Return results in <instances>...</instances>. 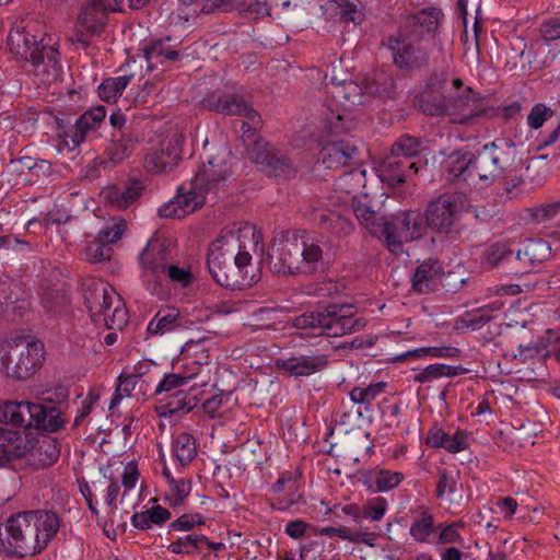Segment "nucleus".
<instances>
[{
    "label": "nucleus",
    "instance_id": "obj_45",
    "mask_svg": "<svg viewBox=\"0 0 560 560\" xmlns=\"http://www.w3.org/2000/svg\"><path fill=\"white\" fill-rule=\"evenodd\" d=\"M416 104L419 110L428 116H446L447 97L442 93L435 94L424 90L417 96Z\"/></svg>",
    "mask_w": 560,
    "mask_h": 560
},
{
    "label": "nucleus",
    "instance_id": "obj_3",
    "mask_svg": "<svg viewBox=\"0 0 560 560\" xmlns=\"http://www.w3.org/2000/svg\"><path fill=\"white\" fill-rule=\"evenodd\" d=\"M515 148L508 141L485 144L476 154L456 152L450 155L447 172L458 179L481 187H489L512 165Z\"/></svg>",
    "mask_w": 560,
    "mask_h": 560
},
{
    "label": "nucleus",
    "instance_id": "obj_9",
    "mask_svg": "<svg viewBox=\"0 0 560 560\" xmlns=\"http://www.w3.org/2000/svg\"><path fill=\"white\" fill-rule=\"evenodd\" d=\"M117 10L121 9L109 0H86L70 37L75 50H83L90 57L96 56L105 32L107 14Z\"/></svg>",
    "mask_w": 560,
    "mask_h": 560
},
{
    "label": "nucleus",
    "instance_id": "obj_43",
    "mask_svg": "<svg viewBox=\"0 0 560 560\" xmlns=\"http://www.w3.org/2000/svg\"><path fill=\"white\" fill-rule=\"evenodd\" d=\"M436 529L438 526H435L433 514L428 510H423L412 520L409 535L417 542L429 544Z\"/></svg>",
    "mask_w": 560,
    "mask_h": 560
},
{
    "label": "nucleus",
    "instance_id": "obj_48",
    "mask_svg": "<svg viewBox=\"0 0 560 560\" xmlns=\"http://www.w3.org/2000/svg\"><path fill=\"white\" fill-rule=\"evenodd\" d=\"M130 79V75H120L104 80L98 86L100 98L107 103L116 102L118 96L121 95L122 91L129 84Z\"/></svg>",
    "mask_w": 560,
    "mask_h": 560
},
{
    "label": "nucleus",
    "instance_id": "obj_51",
    "mask_svg": "<svg viewBox=\"0 0 560 560\" xmlns=\"http://www.w3.org/2000/svg\"><path fill=\"white\" fill-rule=\"evenodd\" d=\"M205 541H207L206 536L191 533L171 542L167 549L175 555H191L201 550Z\"/></svg>",
    "mask_w": 560,
    "mask_h": 560
},
{
    "label": "nucleus",
    "instance_id": "obj_53",
    "mask_svg": "<svg viewBox=\"0 0 560 560\" xmlns=\"http://www.w3.org/2000/svg\"><path fill=\"white\" fill-rule=\"evenodd\" d=\"M395 80L394 78L385 72L376 73L371 81L366 82L365 90L368 94L389 97L395 92Z\"/></svg>",
    "mask_w": 560,
    "mask_h": 560
},
{
    "label": "nucleus",
    "instance_id": "obj_8",
    "mask_svg": "<svg viewBox=\"0 0 560 560\" xmlns=\"http://www.w3.org/2000/svg\"><path fill=\"white\" fill-rule=\"evenodd\" d=\"M45 349L42 341L19 337L0 348V370L10 378L26 381L43 365Z\"/></svg>",
    "mask_w": 560,
    "mask_h": 560
},
{
    "label": "nucleus",
    "instance_id": "obj_13",
    "mask_svg": "<svg viewBox=\"0 0 560 560\" xmlns=\"http://www.w3.org/2000/svg\"><path fill=\"white\" fill-rule=\"evenodd\" d=\"M466 199L458 192H444L430 201L423 217L425 228L439 233H453L458 230Z\"/></svg>",
    "mask_w": 560,
    "mask_h": 560
},
{
    "label": "nucleus",
    "instance_id": "obj_47",
    "mask_svg": "<svg viewBox=\"0 0 560 560\" xmlns=\"http://www.w3.org/2000/svg\"><path fill=\"white\" fill-rule=\"evenodd\" d=\"M197 406L196 398L189 394L178 390L175 396L166 404L160 407L161 416H180L188 413Z\"/></svg>",
    "mask_w": 560,
    "mask_h": 560
},
{
    "label": "nucleus",
    "instance_id": "obj_28",
    "mask_svg": "<svg viewBox=\"0 0 560 560\" xmlns=\"http://www.w3.org/2000/svg\"><path fill=\"white\" fill-rule=\"evenodd\" d=\"M301 475V471L296 469L294 472H283L279 477L277 482L272 486V491L279 494L284 493V495L271 502L272 510L285 512L291 506L302 501L299 480Z\"/></svg>",
    "mask_w": 560,
    "mask_h": 560
},
{
    "label": "nucleus",
    "instance_id": "obj_64",
    "mask_svg": "<svg viewBox=\"0 0 560 560\" xmlns=\"http://www.w3.org/2000/svg\"><path fill=\"white\" fill-rule=\"evenodd\" d=\"M126 226L127 223L125 219L114 218L109 224L100 231L97 236L110 246V244L121 238Z\"/></svg>",
    "mask_w": 560,
    "mask_h": 560
},
{
    "label": "nucleus",
    "instance_id": "obj_42",
    "mask_svg": "<svg viewBox=\"0 0 560 560\" xmlns=\"http://www.w3.org/2000/svg\"><path fill=\"white\" fill-rule=\"evenodd\" d=\"M31 405L30 401L7 400L0 402V422L27 428Z\"/></svg>",
    "mask_w": 560,
    "mask_h": 560
},
{
    "label": "nucleus",
    "instance_id": "obj_24",
    "mask_svg": "<svg viewBox=\"0 0 560 560\" xmlns=\"http://www.w3.org/2000/svg\"><path fill=\"white\" fill-rule=\"evenodd\" d=\"M106 117V109L100 105L92 107L82 114L73 126L68 128L62 135V141L70 150H74L84 140L85 137L95 131Z\"/></svg>",
    "mask_w": 560,
    "mask_h": 560
},
{
    "label": "nucleus",
    "instance_id": "obj_4",
    "mask_svg": "<svg viewBox=\"0 0 560 560\" xmlns=\"http://www.w3.org/2000/svg\"><path fill=\"white\" fill-rule=\"evenodd\" d=\"M324 245L322 237L282 233L268 252L269 269L282 276L313 273L323 266Z\"/></svg>",
    "mask_w": 560,
    "mask_h": 560
},
{
    "label": "nucleus",
    "instance_id": "obj_37",
    "mask_svg": "<svg viewBox=\"0 0 560 560\" xmlns=\"http://www.w3.org/2000/svg\"><path fill=\"white\" fill-rule=\"evenodd\" d=\"M442 268L438 260L428 259L421 262L411 278L413 291L418 293L431 292L441 278Z\"/></svg>",
    "mask_w": 560,
    "mask_h": 560
},
{
    "label": "nucleus",
    "instance_id": "obj_22",
    "mask_svg": "<svg viewBox=\"0 0 560 560\" xmlns=\"http://www.w3.org/2000/svg\"><path fill=\"white\" fill-rule=\"evenodd\" d=\"M435 495L441 501V505L445 506L452 515L458 513L464 495L457 469L440 468L438 470Z\"/></svg>",
    "mask_w": 560,
    "mask_h": 560
},
{
    "label": "nucleus",
    "instance_id": "obj_38",
    "mask_svg": "<svg viewBox=\"0 0 560 560\" xmlns=\"http://www.w3.org/2000/svg\"><path fill=\"white\" fill-rule=\"evenodd\" d=\"M183 317L178 308L168 306L161 308L149 322L147 331L153 336H163L182 326Z\"/></svg>",
    "mask_w": 560,
    "mask_h": 560
},
{
    "label": "nucleus",
    "instance_id": "obj_26",
    "mask_svg": "<svg viewBox=\"0 0 560 560\" xmlns=\"http://www.w3.org/2000/svg\"><path fill=\"white\" fill-rule=\"evenodd\" d=\"M180 355L175 368L185 383L200 373L209 358L203 340H188L183 346Z\"/></svg>",
    "mask_w": 560,
    "mask_h": 560
},
{
    "label": "nucleus",
    "instance_id": "obj_39",
    "mask_svg": "<svg viewBox=\"0 0 560 560\" xmlns=\"http://www.w3.org/2000/svg\"><path fill=\"white\" fill-rule=\"evenodd\" d=\"M139 138L131 131H120L118 135H113V139L106 149L108 159L114 163H120L131 155Z\"/></svg>",
    "mask_w": 560,
    "mask_h": 560
},
{
    "label": "nucleus",
    "instance_id": "obj_1",
    "mask_svg": "<svg viewBox=\"0 0 560 560\" xmlns=\"http://www.w3.org/2000/svg\"><path fill=\"white\" fill-rule=\"evenodd\" d=\"M60 517L51 510H27L0 523V555L26 558L39 555L56 537Z\"/></svg>",
    "mask_w": 560,
    "mask_h": 560
},
{
    "label": "nucleus",
    "instance_id": "obj_31",
    "mask_svg": "<svg viewBox=\"0 0 560 560\" xmlns=\"http://www.w3.org/2000/svg\"><path fill=\"white\" fill-rule=\"evenodd\" d=\"M37 443L32 432L0 428V455H27L35 451Z\"/></svg>",
    "mask_w": 560,
    "mask_h": 560
},
{
    "label": "nucleus",
    "instance_id": "obj_21",
    "mask_svg": "<svg viewBox=\"0 0 560 560\" xmlns=\"http://www.w3.org/2000/svg\"><path fill=\"white\" fill-rule=\"evenodd\" d=\"M250 155V159L269 175L276 177H290L293 174V167L291 160L270 148L267 142L255 136L250 147H245Z\"/></svg>",
    "mask_w": 560,
    "mask_h": 560
},
{
    "label": "nucleus",
    "instance_id": "obj_49",
    "mask_svg": "<svg viewBox=\"0 0 560 560\" xmlns=\"http://www.w3.org/2000/svg\"><path fill=\"white\" fill-rule=\"evenodd\" d=\"M460 372L459 366L447 365L443 363H434L428 365L425 369L420 371L413 376L415 382L417 383H430L436 378L442 376L454 377L457 376Z\"/></svg>",
    "mask_w": 560,
    "mask_h": 560
},
{
    "label": "nucleus",
    "instance_id": "obj_23",
    "mask_svg": "<svg viewBox=\"0 0 560 560\" xmlns=\"http://www.w3.org/2000/svg\"><path fill=\"white\" fill-rule=\"evenodd\" d=\"M206 195L209 194L194 187L192 180L189 190L182 191L179 189L176 197L159 208V215L161 218H183L201 208L206 202Z\"/></svg>",
    "mask_w": 560,
    "mask_h": 560
},
{
    "label": "nucleus",
    "instance_id": "obj_40",
    "mask_svg": "<svg viewBox=\"0 0 560 560\" xmlns=\"http://www.w3.org/2000/svg\"><path fill=\"white\" fill-rule=\"evenodd\" d=\"M313 219L338 236H347L354 229L353 223L349 219L328 209L315 211Z\"/></svg>",
    "mask_w": 560,
    "mask_h": 560
},
{
    "label": "nucleus",
    "instance_id": "obj_11",
    "mask_svg": "<svg viewBox=\"0 0 560 560\" xmlns=\"http://www.w3.org/2000/svg\"><path fill=\"white\" fill-rule=\"evenodd\" d=\"M377 236L383 238L386 247L393 254L402 252V245L407 242L420 238L425 232L423 215L416 211H402L383 218L377 226Z\"/></svg>",
    "mask_w": 560,
    "mask_h": 560
},
{
    "label": "nucleus",
    "instance_id": "obj_59",
    "mask_svg": "<svg viewBox=\"0 0 560 560\" xmlns=\"http://www.w3.org/2000/svg\"><path fill=\"white\" fill-rule=\"evenodd\" d=\"M385 387L386 383L384 382L372 383L368 387L357 386L350 392V399L359 405L370 404L385 390Z\"/></svg>",
    "mask_w": 560,
    "mask_h": 560
},
{
    "label": "nucleus",
    "instance_id": "obj_54",
    "mask_svg": "<svg viewBox=\"0 0 560 560\" xmlns=\"http://www.w3.org/2000/svg\"><path fill=\"white\" fill-rule=\"evenodd\" d=\"M460 350L451 346L442 347H422L409 350L400 355L401 359H417L422 357L431 358H457Z\"/></svg>",
    "mask_w": 560,
    "mask_h": 560
},
{
    "label": "nucleus",
    "instance_id": "obj_33",
    "mask_svg": "<svg viewBox=\"0 0 560 560\" xmlns=\"http://www.w3.org/2000/svg\"><path fill=\"white\" fill-rule=\"evenodd\" d=\"M144 186L141 180L132 179L127 184L115 185L104 190V198L116 209L124 210L135 205L141 197Z\"/></svg>",
    "mask_w": 560,
    "mask_h": 560
},
{
    "label": "nucleus",
    "instance_id": "obj_2",
    "mask_svg": "<svg viewBox=\"0 0 560 560\" xmlns=\"http://www.w3.org/2000/svg\"><path fill=\"white\" fill-rule=\"evenodd\" d=\"M441 12L427 8L407 16L399 30L383 43L400 69H421L428 65L431 44Z\"/></svg>",
    "mask_w": 560,
    "mask_h": 560
},
{
    "label": "nucleus",
    "instance_id": "obj_29",
    "mask_svg": "<svg viewBox=\"0 0 560 560\" xmlns=\"http://www.w3.org/2000/svg\"><path fill=\"white\" fill-rule=\"evenodd\" d=\"M479 114L480 109L478 107V97L470 88H466L456 96L447 97L446 116L452 117L451 122L467 125Z\"/></svg>",
    "mask_w": 560,
    "mask_h": 560
},
{
    "label": "nucleus",
    "instance_id": "obj_30",
    "mask_svg": "<svg viewBox=\"0 0 560 560\" xmlns=\"http://www.w3.org/2000/svg\"><path fill=\"white\" fill-rule=\"evenodd\" d=\"M401 160L393 152L384 158L378 167V176L383 183L394 187L405 183L411 175L418 173L419 163H406Z\"/></svg>",
    "mask_w": 560,
    "mask_h": 560
},
{
    "label": "nucleus",
    "instance_id": "obj_17",
    "mask_svg": "<svg viewBox=\"0 0 560 560\" xmlns=\"http://www.w3.org/2000/svg\"><path fill=\"white\" fill-rule=\"evenodd\" d=\"M24 69L36 83L44 85L58 82L63 73L60 54L52 45L42 46V49L24 65Z\"/></svg>",
    "mask_w": 560,
    "mask_h": 560
},
{
    "label": "nucleus",
    "instance_id": "obj_14",
    "mask_svg": "<svg viewBox=\"0 0 560 560\" xmlns=\"http://www.w3.org/2000/svg\"><path fill=\"white\" fill-rule=\"evenodd\" d=\"M138 259L143 285L152 295L163 298L162 278L171 261L166 245L160 240H150Z\"/></svg>",
    "mask_w": 560,
    "mask_h": 560
},
{
    "label": "nucleus",
    "instance_id": "obj_61",
    "mask_svg": "<svg viewBox=\"0 0 560 560\" xmlns=\"http://www.w3.org/2000/svg\"><path fill=\"white\" fill-rule=\"evenodd\" d=\"M464 527L463 522H454L448 525L439 524V536L438 542L441 545L457 544L463 545L464 538L462 537L459 529Z\"/></svg>",
    "mask_w": 560,
    "mask_h": 560
},
{
    "label": "nucleus",
    "instance_id": "obj_15",
    "mask_svg": "<svg viewBox=\"0 0 560 560\" xmlns=\"http://www.w3.org/2000/svg\"><path fill=\"white\" fill-rule=\"evenodd\" d=\"M185 136L178 130L170 132L160 143V148H152L143 159V167L152 174H162L172 171L182 160V145Z\"/></svg>",
    "mask_w": 560,
    "mask_h": 560
},
{
    "label": "nucleus",
    "instance_id": "obj_44",
    "mask_svg": "<svg viewBox=\"0 0 560 560\" xmlns=\"http://www.w3.org/2000/svg\"><path fill=\"white\" fill-rule=\"evenodd\" d=\"M422 150V143L418 138L411 136L399 137L392 145L390 152L395 155L404 159L406 163H419L422 167L425 163L421 159H418L419 153Z\"/></svg>",
    "mask_w": 560,
    "mask_h": 560
},
{
    "label": "nucleus",
    "instance_id": "obj_10",
    "mask_svg": "<svg viewBox=\"0 0 560 560\" xmlns=\"http://www.w3.org/2000/svg\"><path fill=\"white\" fill-rule=\"evenodd\" d=\"M84 303L94 322L103 320L108 329H122L128 312L115 290L100 281L85 283Z\"/></svg>",
    "mask_w": 560,
    "mask_h": 560
},
{
    "label": "nucleus",
    "instance_id": "obj_5",
    "mask_svg": "<svg viewBox=\"0 0 560 560\" xmlns=\"http://www.w3.org/2000/svg\"><path fill=\"white\" fill-rule=\"evenodd\" d=\"M252 260L248 252L242 248L240 231L228 230L221 233L209 246L207 267L213 280L225 288L248 284L246 268Z\"/></svg>",
    "mask_w": 560,
    "mask_h": 560
},
{
    "label": "nucleus",
    "instance_id": "obj_25",
    "mask_svg": "<svg viewBox=\"0 0 560 560\" xmlns=\"http://www.w3.org/2000/svg\"><path fill=\"white\" fill-rule=\"evenodd\" d=\"M328 364L327 355L322 353L298 354L278 358L276 368L290 376L304 377L323 371Z\"/></svg>",
    "mask_w": 560,
    "mask_h": 560
},
{
    "label": "nucleus",
    "instance_id": "obj_60",
    "mask_svg": "<svg viewBox=\"0 0 560 560\" xmlns=\"http://www.w3.org/2000/svg\"><path fill=\"white\" fill-rule=\"evenodd\" d=\"M388 500L384 497H373L362 505L363 517L371 522H381L388 510Z\"/></svg>",
    "mask_w": 560,
    "mask_h": 560
},
{
    "label": "nucleus",
    "instance_id": "obj_55",
    "mask_svg": "<svg viewBox=\"0 0 560 560\" xmlns=\"http://www.w3.org/2000/svg\"><path fill=\"white\" fill-rule=\"evenodd\" d=\"M57 457H0V467L21 469L25 464L34 469H42L56 463Z\"/></svg>",
    "mask_w": 560,
    "mask_h": 560
},
{
    "label": "nucleus",
    "instance_id": "obj_62",
    "mask_svg": "<svg viewBox=\"0 0 560 560\" xmlns=\"http://www.w3.org/2000/svg\"><path fill=\"white\" fill-rule=\"evenodd\" d=\"M112 246L98 236L85 247V257L91 262H101L112 256Z\"/></svg>",
    "mask_w": 560,
    "mask_h": 560
},
{
    "label": "nucleus",
    "instance_id": "obj_63",
    "mask_svg": "<svg viewBox=\"0 0 560 560\" xmlns=\"http://www.w3.org/2000/svg\"><path fill=\"white\" fill-rule=\"evenodd\" d=\"M164 276L172 283L178 284L182 288H188L194 282V276L190 268L171 262L168 264Z\"/></svg>",
    "mask_w": 560,
    "mask_h": 560
},
{
    "label": "nucleus",
    "instance_id": "obj_35",
    "mask_svg": "<svg viewBox=\"0 0 560 560\" xmlns=\"http://www.w3.org/2000/svg\"><path fill=\"white\" fill-rule=\"evenodd\" d=\"M366 171L355 167L343 172L334 184V191L337 195L339 203L346 205L358 198L361 188L365 186Z\"/></svg>",
    "mask_w": 560,
    "mask_h": 560
},
{
    "label": "nucleus",
    "instance_id": "obj_32",
    "mask_svg": "<svg viewBox=\"0 0 560 560\" xmlns=\"http://www.w3.org/2000/svg\"><path fill=\"white\" fill-rule=\"evenodd\" d=\"M357 154V145L349 141H326L320 149L319 161L326 168H338L352 161Z\"/></svg>",
    "mask_w": 560,
    "mask_h": 560
},
{
    "label": "nucleus",
    "instance_id": "obj_56",
    "mask_svg": "<svg viewBox=\"0 0 560 560\" xmlns=\"http://www.w3.org/2000/svg\"><path fill=\"white\" fill-rule=\"evenodd\" d=\"M501 302H492L471 313H467L464 322L467 327H470L472 329H479L493 318L494 312L501 311Z\"/></svg>",
    "mask_w": 560,
    "mask_h": 560
},
{
    "label": "nucleus",
    "instance_id": "obj_46",
    "mask_svg": "<svg viewBox=\"0 0 560 560\" xmlns=\"http://www.w3.org/2000/svg\"><path fill=\"white\" fill-rule=\"evenodd\" d=\"M353 212L358 220L364 225L370 233L377 234V226L383 220V217H378L376 211L371 207L368 200V196L353 198L351 201Z\"/></svg>",
    "mask_w": 560,
    "mask_h": 560
},
{
    "label": "nucleus",
    "instance_id": "obj_34",
    "mask_svg": "<svg viewBox=\"0 0 560 560\" xmlns=\"http://www.w3.org/2000/svg\"><path fill=\"white\" fill-rule=\"evenodd\" d=\"M65 423L66 419L59 408L32 402L27 428L35 427L39 430L57 432L63 428Z\"/></svg>",
    "mask_w": 560,
    "mask_h": 560
},
{
    "label": "nucleus",
    "instance_id": "obj_36",
    "mask_svg": "<svg viewBox=\"0 0 560 560\" xmlns=\"http://www.w3.org/2000/svg\"><path fill=\"white\" fill-rule=\"evenodd\" d=\"M171 37L150 40L143 46V54L148 62V70L152 71L158 65L165 61H175L179 57L177 45L171 44Z\"/></svg>",
    "mask_w": 560,
    "mask_h": 560
},
{
    "label": "nucleus",
    "instance_id": "obj_27",
    "mask_svg": "<svg viewBox=\"0 0 560 560\" xmlns=\"http://www.w3.org/2000/svg\"><path fill=\"white\" fill-rule=\"evenodd\" d=\"M358 481L362 483L371 493L388 492L397 488L405 475L400 471L375 467L370 469H360L357 474Z\"/></svg>",
    "mask_w": 560,
    "mask_h": 560
},
{
    "label": "nucleus",
    "instance_id": "obj_57",
    "mask_svg": "<svg viewBox=\"0 0 560 560\" xmlns=\"http://www.w3.org/2000/svg\"><path fill=\"white\" fill-rule=\"evenodd\" d=\"M522 255L526 256L532 267L548 259L550 246L542 240H528L522 246Z\"/></svg>",
    "mask_w": 560,
    "mask_h": 560
},
{
    "label": "nucleus",
    "instance_id": "obj_16",
    "mask_svg": "<svg viewBox=\"0 0 560 560\" xmlns=\"http://www.w3.org/2000/svg\"><path fill=\"white\" fill-rule=\"evenodd\" d=\"M100 470L105 478L110 480L106 489L104 501L108 508V513L114 514L118 509L117 498L120 492V486L116 480L117 474H121V481L125 488L124 495H126L128 491L136 487L139 480L138 463L135 459L126 464L121 460H114L107 466L101 467Z\"/></svg>",
    "mask_w": 560,
    "mask_h": 560
},
{
    "label": "nucleus",
    "instance_id": "obj_18",
    "mask_svg": "<svg viewBox=\"0 0 560 560\" xmlns=\"http://www.w3.org/2000/svg\"><path fill=\"white\" fill-rule=\"evenodd\" d=\"M230 176L231 163L229 161V153L223 151L215 156L208 158L202 163L194 178V187L217 196Z\"/></svg>",
    "mask_w": 560,
    "mask_h": 560
},
{
    "label": "nucleus",
    "instance_id": "obj_19",
    "mask_svg": "<svg viewBox=\"0 0 560 560\" xmlns=\"http://www.w3.org/2000/svg\"><path fill=\"white\" fill-rule=\"evenodd\" d=\"M34 23H15L7 38V46L14 59L26 65L30 59L42 49L43 37L35 33Z\"/></svg>",
    "mask_w": 560,
    "mask_h": 560
},
{
    "label": "nucleus",
    "instance_id": "obj_7",
    "mask_svg": "<svg viewBox=\"0 0 560 560\" xmlns=\"http://www.w3.org/2000/svg\"><path fill=\"white\" fill-rule=\"evenodd\" d=\"M331 100L322 112L323 129L331 136L348 133L355 127L350 113L363 103V88L353 81L334 83L328 88Z\"/></svg>",
    "mask_w": 560,
    "mask_h": 560
},
{
    "label": "nucleus",
    "instance_id": "obj_52",
    "mask_svg": "<svg viewBox=\"0 0 560 560\" xmlns=\"http://www.w3.org/2000/svg\"><path fill=\"white\" fill-rule=\"evenodd\" d=\"M533 223L544 224L560 215V200L547 201L526 210Z\"/></svg>",
    "mask_w": 560,
    "mask_h": 560
},
{
    "label": "nucleus",
    "instance_id": "obj_12",
    "mask_svg": "<svg viewBox=\"0 0 560 560\" xmlns=\"http://www.w3.org/2000/svg\"><path fill=\"white\" fill-rule=\"evenodd\" d=\"M202 103L206 108L219 114L244 117L246 120L242 124V141L245 147L252 145L257 135L256 130L261 125V118L244 96L237 93L215 92Z\"/></svg>",
    "mask_w": 560,
    "mask_h": 560
},
{
    "label": "nucleus",
    "instance_id": "obj_6",
    "mask_svg": "<svg viewBox=\"0 0 560 560\" xmlns=\"http://www.w3.org/2000/svg\"><path fill=\"white\" fill-rule=\"evenodd\" d=\"M293 327L313 336L341 337L363 329L366 320L353 316V306L331 304L325 311L311 312L292 319Z\"/></svg>",
    "mask_w": 560,
    "mask_h": 560
},
{
    "label": "nucleus",
    "instance_id": "obj_50",
    "mask_svg": "<svg viewBox=\"0 0 560 560\" xmlns=\"http://www.w3.org/2000/svg\"><path fill=\"white\" fill-rule=\"evenodd\" d=\"M165 493L164 500L172 508L184 504L185 500L191 492V481L185 478L171 480Z\"/></svg>",
    "mask_w": 560,
    "mask_h": 560
},
{
    "label": "nucleus",
    "instance_id": "obj_41",
    "mask_svg": "<svg viewBox=\"0 0 560 560\" xmlns=\"http://www.w3.org/2000/svg\"><path fill=\"white\" fill-rule=\"evenodd\" d=\"M172 517L171 512L161 506L155 505L147 511L136 512L131 518V525L139 530H148L152 528V526H162Z\"/></svg>",
    "mask_w": 560,
    "mask_h": 560
},
{
    "label": "nucleus",
    "instance_id": "obj_20",
    "mask_svg": "<svg viewBox=\"0 0 560 560\" xmlns=\"http://www.w3.org/2000/svg\"><path fill=\"white\" fill-rule=\"evenodd\" d=\"M472 441V435L467 430L438 422L430 427L425 438L430 447L452 454L468 450Z\"/></svg>",
    "mask_w": 560,
    "mask_h": 560
},
{
    "label": "nucleus",
    "instance_id": "obj_58",
    "mask_svg": "<svg viewBox=\"0 0 560 560\" xmlns=\"http://www.w3.org/2000/svg\"><path fill=\"white\" fill-rule=\"evenodd\" d=\"M505 260V271L509 275L521 277L533 270L530 262L527 257L522 255V247L518 249H512L510 247L509 254Z\"/></svg>",
    "mask_w": 560,
    "mask_h": 560
}]
</instances>
